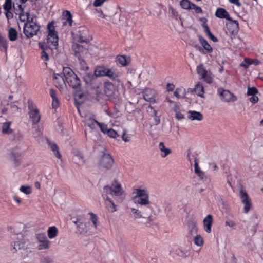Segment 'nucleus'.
Instances as JSON below:
<instances>
[{
  "instance_id": "obj_18",
  "label": "nucleus",
  "mask_w": 263,
  "mask_h": 263,
  "mask_svg": "<svg viewBox=\"0 0 263 263\" xmlns=\"http://www.w3.org/2000/svg\"><path fill=\"white\" fill-rule=\"evenodd\" d=\"M213 223V217L211 214L208 215L203 219L204 230L208 233L211 232Z\"/></svg>"
},
{
  "instance_id": "obj_28",
  "label": "nucleus",
  "mask_w": 263,
  "mask_h": 263,
  "mask_svg": "<svg viewBox=\"0 0 263 263\" xmlns=\"http://www.w3.org/2000/svg\"><path fill=\"white\" fill-rule=\"evenodd\" d=\"M85 124L91 129H93L96 128L97 125L98 126V125L99 124V122L98 121L90 117L85 119Z\"/></svg>"
},
{
  "instance_id": "obj_13",
  "label": "nucleus",
  "mask_w": 263,
  "mask_h": 263,
  "mask_svg": "<svg viewBox=\"0 0 263 263\" xmlns=\"http://www.w3.org/2000/svg\"><path fill=\"white\" fill-rule=\"evenodd\" d=\"M17 239L14 242L13 247L11 249V251L13 253L21 249H25L26 247V241L22 234L17 238Z\"/></svg>"
},
{
  "instance_id": "obj_34",
  "label": "nucleus",
  "mask_w": 263,
  "mask_h": 263,
  "mask_svg": "<svg viewBox=\"0 0 263 263\" xmlns=\"http://www.w3.org/2000/svg\"><path fill=\"white\" fill-rule=\"evenodd\" d=\"M13 7L14 8V11L15 13L17 15L18 13L22 12L24 11V9L25 7V3L20 4H13Z\"/></svg>"
},
{
  "instance_id": "obj_47",
  "label": "nucleus",
  "mask_w": 263,
  "mask_h": 263,
  "mask_svg": "<svg viewBox=\"0 0 263 263\" xmlns=\"http://www.w3.org/2000/svg\"><path fill=\"white\" fill-rule=\"evenodd\" d=\"M13 7V4L12 0H6L3 5V8L4 10H11Z\"/></svg>"
},
{
  "instance_id": "obj_50",
  "label": "nucleus",
  "mask_w": 263,
  "mask_h": 263,
  "mask_svg": "<svg viewBox=\"0 0 263 263\" xmlns=\"http://www.w3.org/2000/svg\"><path fill=\"white\" fill-rule=\"evenodd\" d=\"M29 12H27L25 13L24 11L18 13L17 14L19 15L20 20L23 22H26V21L27 20V17L28 16V14H29Z\"/></svg>"
},
{
  "instance_id": "obj_33",
  "label": "nucleus",
  "mask_w": 263,
  "mask_h": 263,
  "mask_svg": "<svg viewBox=\"0 0 263 263\" xmlns=\"http://www.w3.org/2000/svg\"><path fill=\"white\" fill-rule=\"evenodd\" d=\"M9 39L11 41H14L17 39V32L13 28H10L8 32Z\"/></svg>"
},
{
  "instance_id": "obj_15",
  "label": "nucleus",
  "mask_w": 263,
  "mask_h": 263,
  "mask_svg": "<svg viewBox=\"0 0 263 263\" xmlns=\"http://www.w3.org/2000/svg\"><path fill=\"white\" fill-rule=\"evenodd\" d=\"M102 197L105 201V205L108 211L111 213L115 212L116 211V206L114 201L106 194H102Z\"/></svg>"
},
{
  "instance_id": "obj_37",
  "label": "nucleus",
  "mask_w": 263,
  "mask_h": 263,
  "mask_svg": "<svg viewBox=\"0 0 263 263\" xmlns=\"http://www.w3.org/2000/svg\"><path fill=\"white\" fill-rule=\"evenodd\" d=\"M193 3L191 2L189 0H181L180 2L181 7L183 9L190 10L191 9L192 5Z\"/></svg>"
},
{
  "instance_id": "obj_48",
  "label": "nucleus",
  "mask_w": 263,
  "mask_h": 263,
  "mask_svg": "<svg viewBox=\"0 0 263 263\" xmlns=\"http://www.w3.org/2000/svg\"><path fill=\"white\" fill-rule=\"evenodd\" d=\"M258 93L257 89L255 87H248V91L247 92V95L248 96H254Z\"/></svg>"
},
{
  "instance_id": "obj_19",
  "label": "nucleus",
  "mask_w": 263,
  "mask_h": 263,
  "mask_svg": "<svg viewBox=\"0 0 263 263\" xmlns=\"http://www.w3.org/2000/svg\"><path fill=\"white\" fill-rule=\"evenodd\" d=\"M85 48L79 43H74L72 45V50L74 51V55L78 59L81 57V54L85 50Z\"/></svg>"
},
{
  "instance_id": "obj_1",
  "label": "nucleus",
  "mask_w": 263,
  "mask_h": 263,
  "mask_svg": "<svg viewBox=\"0 0 263 263\" xmlns=\"http://www.w3.org/2000/svg\"><path fill=\"white\" fill-rule=\"evenodd\" d=\"M134 203L139 205L143 218H147L150 222L153 221L151 213L154 211L149 200V194L146 189H136L133 192Z\"/></svg>"
},
{
  "instance_id": "obj_21",
  "label": "nucleus",
  "mask_w": 263,
  "mask_h": 263,
  "mask_svg": "<svg viewBox=\"0 0 263 263\" xmlns=\"http://www.w3.org/2000/svg\"><path fill=\"white\" fill-rule=\"evenodd\" d=\"M188 119L191 120L201 121L203 119V115L200 112L190 110L188 112Z\"/></svg>"
},
{
  "instance_id": "obj_40",
  "label": "nucleus",
  "mask_w": 263,
  "mask_h": 263,
  "mask_svg": "<svg viewBox=\"0 0 263 263\" xmlns=\"http://www.w3.org/2000/svg\"><path fill=\"white\" fill-rule=\"evenodd\" d=\"M77 229L78 231L80 232V233L82 234H85L88 231V229L87 228L86 224L83 223H78Z\"/></svg>"
},
{
  "instance_id": "obj_4",
  "label": "nucleus",
  "mask_w": 263,
  "mask_h": 263,
  "mask_svg": "<svg viewBox=\"0 0 263 263\" xmlns=\"http://www.w3.org/2000/svg\"><path fill=\"white\" fill-rule=\"evenodd\" d=\"M217 93L221 100L226 103L234 102L237 99V97L233 93L222 87L217 89Z\"/></svg>"
},
{
  "instance_id": "obj_42",
  "label": "nucleus",
  "mask_w": 263,
  "mask_h": 263,
  "mask_svg": "<svg viewBox=\"0 0 263 263\" xmlns=\"http://www.w3.org/2000/svg\"><path fill=\"white\" fill-rule=\"evenodd\" d=\"M195 92L199 96L202 97L204 93V88L202 85L197 84L194 88Z\"/></svg>"
},
{
  "instance_id": "obj_6",
  "label": "nucleus",
  "mask_w": 263,
  "mask_h": 263,
  "mask_svg": "<svg viewBox=\"0 0 263 263\" xmlns=\"http://www.w3.org/2000/svg\"><path fill=\"white\" fill-rule=\"evenodd\" d=\"M40 27L37 24L24 23L23 32L27 38H31L37 34Z\"/></svg>"
},
{
  "instance_id": "obj_44",
  "label": "nucleus",
  "mask_w": 263,
  "mask_h": 263,
  "mask_svg": "<svg viewBox=\"0 0 263 263\" xmlns=\"http://www.w3.org/2000/svg\"><path fill=\"white\" fill-rule=\"evenodd\" d=\"M89 215L90 216V219L92 221L93 224L94 225L95 228H97L98 226V216H97L96 214L93 213H89Z\"/></svg>"
},
{
  "instance_id": "obj_7",
  "label": "nucleus",
  "mask_w": 263,
  "mask_h": 263,
  "mask_svg": "<svg viewBox=\"0 0 263 263\" xmlns=\"http://www.w3.org/2000/svg\"><path fill=\"white\" fill-rule=\"evenodd\" d=\"M35 238L39 244L38 249L39 250H47L50 248L51 242L48 240L45 233L36 234Z\"/></svg>"
},
{
  "instance_id": "obj_26",
  "label": "nucleus",
  "mask_w": 263,
  "mask_h": 263,
  "mask_svg": "<svg viewBox=\"0 0 263 263\" xmlns=\"http://www.w3.org/2000/svg\"><path fill=\"white\" fill-rule=\"evenodd\" d=\"M187 226L189 233L191 235H193L197 233L198 228L196 222L193 220H190L188 221Z\"/></svg>"
},
{
  "instance_id": "obj_39",
  "label": "nucleus",
  "mask_w": 263,
  "mask_h": 263,
  "mask_svg": "<svg viewBox=\"0 0 263 263\" xmlns=\"http://www.w3.org/2000/svg\"><path fill=\"white\" fill-rule=\"evenodd\" d=\"M107 68L104 67H98L95 70V73L96 76L98 77H104L106 73Z\"/></svg>"
},
{
  "instance_id": "obj_52",
  "label": "nucleus",
  "mask_w": 263,
  "mask_h": 263,
  "mask_svg": "<svg viewBox=\"0 0 263 263\" xmlns=\"http://www.w3.org/2000/svg\"><path fill=\"white\" fill-rule=\"evenodd\" d=\"M109 87H113L112 85L110 83H106L105 85V91L108 96L112 93V90H110Z\"/></svg>"
},
{
  "instance_id": "obj_43",
  "label": "nucleus",
  "mask_w": 263,
  "mask_h": 263,
  "mask_svg": "<svg viewBox=\"0 0 263 263\" xmlns=\"http://www.w3.org/2000/svg\"><path fill=\"white\" fill-rule=\"evenodd\" d=\"M40 47L42 49L41 52V59L44 61H47L49 60V56L48 53L45 51L44 45L40 44H39Z\"/></svg>"
},
{
  "instance_id": "obj_5",
  "label": "nucleus",
  "mask_w": 263,
  "mask_h": 263,
  "mask_svg": "<svg viewBox=\"0 0 263 263\" xmlns=\"http://www.w3.org/2000/svg\"><path fill=\"white\" fill-rule=\"evenodd\" d=\"M76 39L80 43L88 44L92 40V37L86 28L81 27L79 29V32L76 35Z\"/></svg>"
},
{
  "instance_id": "obj_55",
  "label": "nucleus",
  "mask_w": 263,
  "mask_h": 263,
  "mask_svg": "<svg viewBox=\"0 0 263 263\" xmlns=\"http://www.w3.org/2000/svg\"><path fill=\"white\" fill-rule=\"evenodd\" d=\"M79 61V63L82 67L83 70L88 69V67L86 64V63L85 61L81 58V57H80V59H78Z\"/></svg>"
},
{
  "instance_id": "obj_59",
  "label": "nucleus",
  "mask_w": 263,
  "mask_h": 263,
  "mask_svg": "<svg viewBox=\"0 0 263 263\" xmlns=\"http://www.w3.org/2000/svg\"><path fill=\"white\" fill-rule=\"evenodd\" d=\"M59 105V101L58 99V98H53L52 99V107L54 108H57Z\"/></svg>"
},
{
  "instance_id": "obj_36",
  "label": "nucleus",
  "mask_w": 263,
  "mask_h": 263,
  "mask_svg": "<svg viewBox=\"0 0 263 263\" xmlns=\"http://www.w3.org/2000/svg\"><path fill=\"white\" fill-rule=\"evenodd\" d=\"M129 209L133 213L134 218H143V215L141 214L140 208L136 209L134 208H130Z\"/></svg>"
},
{
  "instance_id": "obj_32",
  "label": "nucleus",
  "mask_w": 263,
  "mask_h": 263,
  "mask_svg": "<svg viewBox=\"0 0 263 263\" xmlns=\"http://www.w3.org/2000/svg\"><path fill=\"white\" fill-rule=\"evenodd\" d=\"M72 159L73 162L79 165H82L84 163V158L81 154L75 155Z\"/></svg>"
},
{
  "instance_id": "obj_64",
  "label": "nucleus",
  "mask_w": 263,
  "mask_h": 263,
  "mask_svg": "<svg viewBox=\"0 0 263 263\" xmlns=\"http://www.w3.org/2000/svg\"><path fill=\"white\" fill-rule=\"evenodd\" d=\"M225 224L231 228H233L236 225L235 222L230 220L226 221Z\"/></svg>"
},
{
  "instance_id": "obj_25",
  "label": "nucleus",
  "mask_w": 263,
  "mask_h": 263,
  "mask_svg": "<svg viewBox=\"0 0 263 263\" xmlns=\"http://www.w3.org/2000/svg\"><path fill=\"white\" fill-rule=\"evenodd\" d=\"M159 148L161 151V156L162 158H165L172 153L170 148L165 147L163 142H160L159 144Z\"/></svg>"
},
{
  "instance_id": "obj_62",
  "label": "nucleus",
  "mask_w": 263,
  "mask_h": 263,
  "mask_svg": "<svg viewBox=\"0 0 263 263\" xmlns=\"http://www.w3.org/2000/svg\"><path fill=\"white\" fill-rule=\"evenodd\" d=\"M10 108L13 112H16L20 109L18 107L14 104V102H12L10 104Z\"/></svg>"
},
{
  "instance_id": "obj_45",
  "label": "nucleus",
  "mask_w": 263,
  "mask_h": 263,
  "mask_svg": "<svg viewBox=\"0 0 263 263\" xmlns=\"http://www.w3.org/2000/svg\"><path fill=\"white\" fill-rule=\"evenodd\" d=\"M117 60L121 65L125 66L127 65V62L125 55H118L117 57Z\"/></svg>"
},
{
  "instance_id": "obj_29",
  "label": "nucleus",
  "mask_w": 263,
  "mask_h": 263,
  "mask_svg": "<svg viewBox=\"0 0 263 263\" xmlns=\"http://www.w3.org/2000/svg\"><path fill=\"white\" fill-rule=\"evenodd\" d=\"M97 78L95 73H88L84 77V80L87 84H91L92 82Z\"/></svg>"
},
{
  "instance_id": "obj_30",
  "label": "nucleus",
  "mask_w": 263,
  "mask_h": 263,
  "mask_svg": "<svg viewBox=\"0 0 263 263\" xmlns=\"http://www.w3.org/2000/svg\"><path fill=\"white\" fill-rule=\"evenodd\" d=\"M62 74L66 81V78H70L76 75L73 70L69 67H64L63 69V73Z\"/></svg>"
},
{
  "instance_id": "obj_27",
  "label": "nucleus",
  "mask_w": 263,
  "mask_h": 263,
  "mask_svg": "<svg viewBox=\"0 0 263 263\" xmlns=\"http://www.w3.org/2000/svg\"><path fill=\"white\" fill-rule=\"evenodd\" d=\"M47 232L48 238L53 239L58 235V230L55 226H51L48 228Z\"/></svg>"
},
{
  "instance_id": "obj_22",
  "label": "nucleus",
  "mask_w": 263,
  "mask_h": 263,
  "mask_svg": "<svg viewBox=\"0 0 263 263\" xmlns=\"http://www.w3.org/2000/svg\"><path fill=\"white\" fill-rule=\"evenodd\" d=\"M47 143L50 147L51 150L54 153L55 156L59 159H61L62 158V156L60 153L59 151V147L57 145L53 142H51L49 140H47Z\"/></svg>"
},
{
  "instance_id": "obj_16",
  "label": "nucleus",
  "mask_w": 263,
  "mask_h": 263,
  "mask_svg": "<svg viewBox=\"0 0 263 263\" xmlns=\"http://www.w3.org/2000/svg\"><path fill=\"white\" fill-rule=\"evenodd\" d=\"M144 99L148 102H155V96L154 90L150 88H146L143 91Z\"/></svg>"
},
{
  "instance_id": "obj_60",
  "label": "nucleus",
  "mask_w": 263,
  "mask_h": 263,
  "mask_svg": "<svg viewBox=\"0 0 263 263\" xmlns=\"http://www.w3.org/2000/svg\"><path fill=\"white\" fill-rule=\"evenodd\" d=\"M25 23H29L31 24H37L35 22L33 21V17L31 16L30 14H28V16L27 17V20Z\"/></svg>"
},
{
  "instance_id": "obj_8",
  "label": "nucleus",
  "mask_w": 263,
  "mask_h": 263,
  "mask_svg": "<svg viewBox=\"0 0 263 263\" xmlns=\"http://www.w3.org/2000/svg\"><path fill=\"white\" fill-rule=\"evenodd\" d=\"M239 197L242 203L244 205L243 212L248 213L252 208V202L246 191L241 189L239 191Z\"/></svg>"
},
{
  "instance_id": "obj_14",
  "label": "nucleus",
  "mask_w": 263,
  "mask_h": 263,
  "mask_svg": "<svg viewBox=\"0 0 263 263\" xmlns=\"http://www.w3.org/2000/svg\"><path fill=\"white\" fill-rule=\"evenodd\" d=\"M66 81L73 89H79L81 87L80 80L76 74L70 78H66Z\"/></svg>"
},
{
  "instance_id": "obj_56",
  "label": "nucleus",
  "mask_w": 263,
  "mask_h": 263,
  "mask_svg": "<svg viewBox=\"0 0 263 263\" xmlns=\"http://www.w3.org/2000/svg\"><path fill=\"white\" fill-rule=\"evenodd\" d=\"M252 64V62L250 61L249 59H245L244 63H242L241 64V66L245 67V68H247L249 67V66Z\"/></svg>"
},
{
  "instance_id": "obj_46",
  "label": "nucleus",
  "mask_w": 263,
  "mask_h": 263,
  "mask_svg": "<svg viewBox=\"0 0 263 263\" xmlns=\"http://www.w3.org/2000/svg\"><path fill=\"white\" fill-rule=\"evenodd\" d=\"M20 190L23 193L28 195L31 193V189L29 186H24L22 185L20 187Z\"/></svg>"
},
{
  "instance_id": "obj_10",
  "label": "nucleus",
  "mask_w": 263,
  "mask_h": 263,
  "mask_svg": "<svg viewBox=\"0 0 263 263\" xmlns=\"http://www.w3.org/2000/svg\"><path fill=\"white\" fill-rule=\"evenodd\" d=\"M28 109L29 110L28 114L32 124H37L41 118L39 109L37 108H34L32 105L30 104L28 105Z\"/></svg>"
},
{
  "instance_id": "obj_9",
  "label": "nucleus",
  "mask_w": 263,
  "mask_h": 263,
  "mask_svg": "<svg viewBox=\"0 0 263 263\" xmlns=\"http://www.w3.org/2000/svg\"><path fill=\"white\" fill-rule=\"evenodd\" d=\"M114 163V160L111 155L108 153H104L100 160V166L106 169L110 170Z\"/></svg>"
},
{
  "instance_id": "obj_31",
  "label": "nucleus",
  "mask_w": 263,
  "mask_h": 263,
  "mask_svg": "<svg viewBox=\"0 0 263 263\" xmlns=\"http://www.w3.org/2000/svg\"><path fill=\"white\" fill-rule=\"evenodd\" d=\"M105 76L108 77L112 80H116L118 79L117 72L111 69L107 68Z\"/></svg>"
},
{
  "instance_id": "obj_58",
  "label": "nucleus",
  "mask_w": 263,
  "mask_h": 263,
  "mask_svg": "<svg viewBox=\"0 0 263 263\" xmlns=\"http://www.w3.org/2000/svg\"><path fill=\"white\" fill-rule=\"evenodd\" d=\"M5 15L8 20L12 19L13 17V14L11 12V10H5Z\"/></svg>"
},
{
  "instance_id": "obj_63",
  "label": "nucleus",
  "mask_w": 263,
  "mask_h": 263,
  "mask_svg": "<svg viewBox=\"0 0 263 263\" xmlns=\"http://www.w3.org/2000/svg\"><path fill=\"white\" fill-rule=\"evenodd\" d=\"M249 100L251 103L255 104L258 102V98L257 96H256V95L254 96H251V97L249 99Z\"/></svg>"
},
{
  "instance_id": "obj_2",
  "label": "nucleus",
  "mask_w": 263,
  "mask_h": 263,
  "mask_svg": "<svg viewBox=\"0 0 263 263\" xmlns=\"http://www.w3.org/2000/svg\"><path fill=\"white\" fill-rule=\"evenodd\" d=\"M48 34L47 43L49 48L51 49H56L58 46V36L55 31L54 26L52 22H49L47 25Z\"/></svg>"
},
{
  "instance_id": "obj_49",
  "label": "nucleus",
  "mask_w": 263,
  "mask_h": 263,
  "mask_svg": "<svg viewBox=\"0 0 263 263\" xmlns=\"http://www.w3.org/2000/svg\"><path fill=\"white\" fill-rule=\"evenodd\" d=\"M98 126L100 127L101 131L104 134H107L109 129L108 128L107 125L103 123L99 122V124Z\"/></svg>"
},
{
  "instance_id": "obj_38",
  "label": "nucleus",
  "mask_w": 263,
  "mask_h": 263,
  "mask_svg": "<svg viewBox=\"0 0 263 263\" xmlns=\"http://www.w3.org/2000/svg\"><path fill=\"white\" fill-rule=\"evenodd\" d=\"M10 122L4 123L2 126V132L4 134L9 135L12 132L10 128Z\"/></svg>"
},
{
  "instance_id": "obj_57",
  "label": "nucleus",
  "mask_w": 263,
  "mask_h": 263,
  "mask_svg": "<svg viewBox=\"0 0 263 263\" xmlns=\"http://www.w3.org/2000/svg\"><path fill=\"white\" fill-rule=\"evenodd\" d=\"M175 117L178 120H181L184 118V115L177 110H175Z\"/></svg>"
},
{
  "instance_id": "obj_24",
  "label": "nucleus",
  "mask_w": 263,
  "mask_h": 263,
  "mask_svg": "<svg viewBox=\"0 0 263 263\" xmlns=\"http://www.w3.org/2000/svg\"><path fill=\"white\" fill-rule=\"evenodd\" d=\"M198 39L201 45L202 46L203 48L207 51V52L211 53L213 51V49L211 45L206 41V40L201 35L198 36Z\"/></svg>"
},
{
  "instance_id": "obj_61",
  "label": "nucleus",
  "mask_w": 263,
  "mask_h": 263,
  "mask_svg": "<svg viewBox=\"0 0 263 263\" xmlns=\"http://www.w3.org/2000/svg\"><path fill=\"white\" fill-rule=\"evenodd\" d=\"M106 0H95L93 2V6L95 7H100Z\"/></svg>"
},
{
  "instance_id": "obj_17",
  "label": "nucleus",
  "mask_w": 263,
  "mask_h": 263,
  "mask_svg": "<svg viewBox=\"0 0 263 263\" xmlns=\"http://www.w3.org/2000/svg\"><path fill=\"white\" fill-rule=\"evenodd\" d=\"M62 25L66 26L68 25L70 27L72 26V16L70 11L65 10L63 12L62 14Z\"/></svg>"
},
{
  "instance_id": "obj_54",
  "label": "nucleus",
  "mask_w": 263,
  "mask_h": 263,
  "mask_svg": "<svg viewBox=\"0 0 263 263\" xmlns=\"http://www.w3.org/2000/svg\"><path fill=\"white\" fill-rule=\"evenodd\" d=\"M191 6H192L191 8V9H194L195 10V12L196 13H202V10L200 7L197 6L196 5H195L194 3Z\"/></svg>"
},
{
  "instance_id": "obj_23",
  "label": "nucleus",
  "mask_w": 263,
  "mask_h": 263,
  "mask_svg": "<svg viewBox=\"0 0 263 263\" xmlns=\"http://www.w3.org/2000/svg\"><path fill=\"white\" fill-rule=\"evenodd\" d=\"M53 79L56 87H62L65 84L66 80L62 74H54Z\"/></svg>"
},
{
  "instance_id": "obj_41",
  "label": "nucleus",
  "mask_w": 263,
  "mask_h": 263,
  "mask_svg": "<svg viewBox=\"0 0 263 263\" xmlns=\"http://www.w3.org/2000/svg\"><path fill=\"white\" fill-rule=\"evenodd\" d=\"M194 243L199 247H201L203 245V239L200 235H197L194 238Z\"/></svg>"
},
{
  "instance_id": "obj_53",
  "label": "nucleus",
  "mask_w": 263,
  "mask_h": 263,
  "mask_svg": "<svg viewBox=\"0 0 263 263\" xmlns=\"http://www.w3.org/2000/svg\"><path fill=\"white\" fill-rule=\"evenodd\" d=\"M195 174H197L199 177L200 179L203 180L205 177V175L204 172H203L200 168L197 170V172H195Z\"/></svg>"
},
{
  "instance_id": "obj_11",
  "label": "nucleus",
  "mask_w": 263,
  "mask_h": 263,
  "mask_svg": "<svg viewBox=\"0 0 263 263\" xmlns=\"http://www.w3.org/2000/svg\"><path fill=\"white\" fill-rule=\"evenodd\" d=\"M197 71L198 74L207 83H211L212 82L213 78L211 76V73L210 72H208L202 64L197 66Z\"/></svg>"
},
{
  "instance_id": "obj_12",
  "label": "nucleus",
  "mask_w": 263,
  "mask_h": 263,
  "mask_svg": "<svg viewBox=\"0 0 263 263\" xmlns=\"http://www.w3.org/2000/svg\"><path fill=\"white\" fill-rule=\"evenodd\" d=\"M226 23V28L229 33L231 34L235 35L239 31V23L236 20H228Z\"/></svg>"
},
{
  "instance_id": "obj_35",
  "label": "nucleus",
  "mask_w": 263,
  "mask_h": 263,
  "mask_svg": "<svg viewBox=\"0 0 263 263\" xmlns=\"http://www.w3.org/2000/svg\"><path fill=\"white\" fill-rule=\"evenodd\" d=\"M148 108L151 110L152 116L154 117L155 125H158L160 123V117L157 116V111L154 109L153 107L149 106Z\"/></svg>"
},
{
  "instance_id": "obj_3",
  "label": "nucleus",
  "mask_w": 263,
  "mask_h": 263,
  "mask_svg": "<svg viewBox=\"0 0 263 263\" xmlns=\"http://www.w3.org/2000/svg\"><path fill=\"white\" fill-rule=\"evenodd\" d=\"M124 192L121 185L116 180H114L110 186L105 185L103 189V193L111 194L112 196H120Z\"/></svg>"
},
{
  "instance_id": "obj_51",
  "label": "nucleus",
  "mask_w": 263,
  "mask_h": 263,
  "mask_svg": "<svg viewBox=\"0 0 263 263\" xmlns=\"http://www.w3.org/2000/svg\"><path fill=\"white\" fill-rule=\"evenodd\" d=\"M106 134L108 136L112 138H116L118 136L117 132L112 128H109Z\"/></svg>"
},
{
  "instance_id": "obj_20",
  "label": "nucleus",
  "mask_w": 263,
  "mask_h": 263,
  "mask_svg": "<svg viewBox=\"0 0 263 263\" xmlns=\"http://www.w3.org/2000/svg\"><path fill=\"white\" fill-rule=\"evenodd\" d=\"M215 16L220 18H226L231 20V17L226 10L222 8H219L215 12Z\"/></svg>"
}]
</instances>
